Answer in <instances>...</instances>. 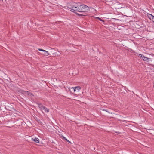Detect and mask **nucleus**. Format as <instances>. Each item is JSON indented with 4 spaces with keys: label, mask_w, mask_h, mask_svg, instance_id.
<instances>
[{
    "label": "nucleus",
    "mask_w": 154,
    "mask_h": 154,
    "mask_svg": "<svg viewBox=\"0 0 154 154\" xmlns=\"http://www.w3.org/2000/svg\"><path fill=\"white\" fill-rule=\"evenodd\" d=\"M68 8L71 10L82 12H87L89 10L88 6L84 5H81L79 3H73L69 5Z\"/></svg>",
    "instance_id": "obj_1"
},
{
    "label": "nucleus",
    "mask_w": 154,
    "mask_h": 154,
    "mask_svg": "<svg viewBox=\"0 0 154 154\" xmlns=\"http://www.w3.org/2000/svg\"><path fill=\"white\" fill-rule=\"evenodd\" d=\"M38 50H39L40 51H43L44 52L45 51V50H43V49H40V48H38Z\"/></svg>",
    "instance_id": "obj_11"
},
{
    "label": "nucleus",
    "mask_w": 154,
    "mask_h": 154,
    "mask_svg": "<svg viewBox=\"0 0 154 154\" xmlns=\"http://www.w3.org/2000/svg\"><path fill=\"white\" fill-rule=\"evenodd\" d=\"M101 110H102L103 111H106L107 112H108L110 113V112H109L108 111H107V110H105V109H101Z\"/></svg>",
    "instance_id": "obj_12"
},
{
    "label": "nucleus",
    "mask_w": 154,
    "mask_h": 154,
    "mask_svg": "<svg viewBox=\"0 0 154 154\" xmlns=\"http://www.w3.org/2000/svg\"><path fill=\"white\" fill-rule=\"evenodd\" d=\"M18 91L19 92H20L21 93L25 95H27L29 97H33L34 95L32 94L29 91H25L23 90H19Z\"/></svg>",
    "instance_id": "obj_2"
},
{
    "label": "nucleus",
    "mask_w": 154,
    "mask_h": 154,
    "mask_svg": "<svg viewBox=\"0 0 154 154\" xmlns=\"http://www.w3.org/2000/svg\"><path fill=\"white\" fill-rule=\"evenodd\" d=\"M76 14H77L78 15H79V16H84V15L81 14H79L78 13H76Z\"/></svg>",
    "instance_id": "obj_13"
},
{
    "label": "nucleus",
    "mask_w": 154,
    "mask_h": 154,
    "mask_svg": "<svg viewBox=\"0 0 154 154\" xmlns=\"http://www.w3.org/2000/svg\"><path fill=\"white\" fill-rule=\"evenodd\" d=\"M63 138L65 139L66 140L67 142L69 143H71L65 137H63Z\"/></svg>",
    "instance_id": "obj_10"
},
{
    "label": "nucleus",
    "mask_w": 154,
    "mask_h": 154,
    "mask_svg": "<svg viewBox=\"0 0 154 154\" xmlns=\"http://www.w3.org/2000/svg\"><path fill=\"white\" fill-rule=\"evenodd\" d=\"M76 90L77 91V88H76Z\"/></svg>",
    "instance_id": "obj_15"
},
{
    "label": "nucleus",
    "mask_w": 154,
    "mask_h": 154,
    "mask_svg": "<svg viewBox=\"0 0 154 154\" xmlns=\"http://www.w3.org/2000/svg\"><path fill=\"white\" fill-rule=\"evenodd\" d=\"M96 17V18L99 19L100 21H101L102 22H104V21L103 20H102L100 18L98 17Z\"/></svg>",
    "instance_id": "obj_9"
},
{
    "label": "nucleus",
    "mask_w": 154,
    "mask_h": 154,
    "mask_svg": "<svg viewBox=\"0 0 154 154\" xmlns=\"http://www.w3.org/2000/svg\"><path fill=\"white\" fill-rule=\"evenodd\" d=\"M32 140L37 143H39V139L35 137H32Z\"/></svg>",
    "instance_id": "obj_5"
},
{
    "label": "nucleus",
    "mask_w": 154,
    "mask_h": 154,
    "mask_svg": "<svg viewBox=\"0 0 154 154\" xmlns=\"http://www.w3.org/2000/svg\"><path fill=\"white\" fill-rule=\"evenodd\" d=\"M38 106L43 113L49 112V109L42 104H39Z\"/></svg>",
    "instance_id": "obj_3"
},
{
    "label": "nucleus",
    "mask_w": 154,
    "mask_h": 154,
    "mask_svg": "<svg viewBox=\"0 0 154 154\" xmlns=\"http://www.w3.org/2000/svg\"><path fill=\"white\" fill-rule=\"evenodd\" d=\"M139 56L140 57H142V58L143 57V56L141 54H139Z\"/></svg>",
    "instance_id": "obj_14"
},
{
    "label": "nucleus",
    "mask_w": 154,
    "mask_h": 154,
    "mask_svg": "<svg viewBox=\"0 0 154 154\" xmlns=\"http://www.w3.org/2000/svg\"><path fill=\"white\" fill-rule=\"evenodd\" d=\"M142 58L143 60L144 61H149L150 60H151L150 58H149L148 57H145L144 56H143Z\"/></svg>",
    "instance_id": "obj_7"
},
{
    "label": "nucleus",
    "mask_w": 154,
    "mask_h": 154,
    "mask_svg": "<svg viewBox=\"0 0 154 154\" xmlns=\"http://www.w3.org/2000/svg\"><path fill=\"white\" fill-rule=\"evenodd\" d=\"M43 54L45 56H48L49 55V54L48 53V51H45L43 54Z\"/></svg>",
    "instance_id": "obj_8"
},
{
    "label": "nucleus",
    "mask_w": 154,
    "mask_h": 154,
    "mask_svg": "<svg viewBox=\"0 0 154 154\" xmlns=\"http://www.w3.org/2000/svg\"><path fill=\"white\" fill-rule=\"evenodd\" d=\"M72 88L74 89V91L75 92L76 90V88H77V91H79V90L81 89V87L79 86H77L75 87H72Z\"/></svg>",
    "instance_id": "obj_6"
},
{
    "label": "nucleus",
    "mask_w": 154,
    "mask_h": 154,
    "mask_svg": "<svg viewBox=\"0 0 154 154\" xmlns=\"http://www.w3.org/2000/svg\"><path fill=\"white\" fill-rule=\"evenodd\" d=\"M147 16L149 18L154 22V16L150 14H148Z\"/></svg>",
    "instance_id": "obj_4"
}]
</instances>
